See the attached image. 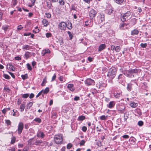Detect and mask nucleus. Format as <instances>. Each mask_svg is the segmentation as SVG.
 <instances>
[{"instance_id":"1","label":"nucleus","mask_w":151,"mask_h":151,"mask_svg":"<svg viewBox=\"0 0 151 151\" xmlns=\"http://www.w3.org/2000/svg\"><path fill=\"white\" fill-rule=\"evenodd\" d=\"M141 70L139 69L136 68L129 69L127 72V76L129 78H131L132 76L134 77V75H132L133 73L136 74L138 73H140Z\"/></svg>"},{"instance_id":"2","label":"nucleus","mask_w":151,"mask_h":151,"mask_svg":"<svg viewBox=\"0 0 151 151\" xmlns=\"http://www.w3.org/2000/svg\"><path fill=\"white\" fill-rule=\"evenodd\" d=\"M116 69L114 68H111L109 69L108 72L107 76H109L111 79H113L115 76Z\"/></svg>"},{"instance_id":"3","label":"nucleus","mask_w":151,"mask_h":151,"mask_svg":"<svg viewBox=\"0 0 151 151\" xmlns=\"http://www.w3.org/2000/svg\"><path fill=\"white\" fill-rule=\"evenodd\" d=\"M63 136L62 134L55 135L54 140L56 144H60L63 141Z\"/></svg>"},{"instance_id":"4","label":"nucleus","mask_w":151,"mask_h":151,"mask_svg":"<svg viewBox=\"0 0 151 151\" xmlns=\"http://www.w3.org/2000/svg\"><path fill=\"white\" fill-rule=\"evenodd\" d=\"M131 14L130 12H127L125 14H121V19L122 21L124 22L126 21V18H128Z\"/></svg>"},{"instance_id":"5","label":"nucleus","mask_w":151,"mask_h":151,"mask_svg":"<svg viewBox=\"0 0 151 151\" xmlns=\"http://www.w3.org/2000/svg\"><path fill=\"white\" fill-rule=\"evenodd\" d=\"M85 83L87 86H89L94 85L95 82L91 78H88L85 80Z\"/></svg>"},{"instance_id":"6","label":"nucleus","mask_w":151,"mask_h":151,"mask_svg":"<svg viewBox=\"0 0 151 151\" xmlns=\"http://www.w3.org/2000/svg\"><path fill=\"white\" fill-rule=\"evenodd\" d=\"M23 128V123L22 122H19L18 126V128L17 129L18 134H20L22 133Z\"/></svg>"},{"instance_id":"7","label":"nucleus","mask_w":151,"mask_h":151,"mask_svg":"<svg viewBox=\"0 0 151 151\" xmlns=\"http://www.w3.org/2000/svg\"><path fill=\"white\" fill-rule=\"evenodd\" d=\"M67 26V24L64 22L60 23L59 24L60 29L62 30H64L65 29Z\"/></svg>"},{"instance_id":"8","label":"nucleus","mask_w":151,"mask_h":151,"mask_svg":"<svg viewBox=\"0 0 151 151\" xmlns=\"http://www.w3.org/2000/svg\"><path fill=\"white\" fill-rule=\"evenodd\" d=\"M96 14V12L94 9H92L89 12V16L90 17L93 18L95 17Z\"/></svg>"},{"instance_id":"9","label":"nucleus","mask_w":151,"mask_h":151,"mask_svg":"<svg viewBox=\"0 0 151 151\" xmlns=\"http://www.w3.org/2000/svg\"><path fill=\"white\" fill-rule=\"evenodd\" d=\"M50 50L48 49H46L43 50L42 52V56H44L46 54H50Z\"/></svg>"},{"instance_id":"10","label":"nucleus","mask_w":151,"mask_h":151,"mask_svg":"<svg viewBox=\"0 0 151 151\" xmlns=\"http://www.w3.org/2000/svg\"><path fill=\"white\" fill-rule=\"evenodd\" d=\"M106 47V45L105 44H101L100 45V46L99 47L98 51H100L104 49Z\"/></svg>"},{"instance_id":"11","label":"nucleus","mask_w":151,"mask_h":151,"mask_svg":"<svg viewBox=\"0 0 151 151\" xmlns=\"http://www.w3.org/2000/svg\"><path fill=\"white\" fill-rule=\"evenodd\" d=\"M115 103L114 101H112L109 102V104L107 105V106L110 108H111L113 107L115 105Z\"/></svg>"},{"instance_id":"12","label":"nucleus","mask_w":151,"mask_h":151,"mask_svg":"<svg viewBox=\"0 0 151 151\" xmlns=\"http://www.w3.org/2000/svg\"><path fill=\"white\" fill-rule=\"evenodd\" d=\"M52 6L51 3L50 1H46V7L47 9H51V7Z\"/></svg>"},{"instance_id":"13","label":"nucleus","mask_w":151,"mask_h":151,"mask_svg":"<svg viewBox=\"0 0 151 151\" xmlns=\"http://www.w3.org/2000/svg\"><path fill=\"white\" fill-rule=\"evenodd\" d=\"M42 23L45 27H47L49 24V22L46 19H43L42 21Z\"/></svg>"},{"instance_id":"14","label":"nucleus","mask_w":151,"mask_h":151,"mask_svg":"<svg viewBox=\"0 0 151 151\" xmlns=\"http://www.w3.org/2000/svg\"><path fill=\"white\" fill-rule=\"evenodd\" d=\"M73 84H69L68 85L67 87L68 88L70 91H73L75 89L73 88Z\"/></svg>"},{"instance_id":"15","label":"nucleus","mask_w":151,"mask_h":151,"mask_svg":"<svg viewBox=\"0 0 151 151\" xmlns=\"http://www.w3.org/2000/svg\"><path fill=\"white\" fill-rule=\"evenodd\" d=\"M129 105L132 108H135L136 107L138 106V104L137 103H135L134 102H131Z\"/></svg>"},{"instance_id":"16","label":"nucleus","mask_w":151,"mask_h":151,"mask_svg":"<svg viewBox=\"0 0 151 151\" xmlns=\"http://www.w3.org/2000/svg\"><path fill=\"white\" fill-rule=\"evenodd\" d=\"M139 32L137 29H134L131 32V34L132 35H137L139 33Z\"/></svg>"},{"instance_id":"17","label":"nucleus","mask_w":151,"mask_h":151,"mask_svg":"<svg viewBox=\"0 0 151 151\" xmlns=\"http://www.w3.org/2000/svg\"><path fill=\"white\" fill-rule=\"evenodd\" d=\"M37 136L38 137H41L43 138L45 135L43 132H40L37 134Z\"/></svg>"},{"instance_id":"18","label":"nucleus","mask_w":151,"mask_h":151,"mask_svg":"<svg viewBox=\"0 0 151 151\" xmlns=\"http://www.w3.org/2000/svg\"><path fill=\"white\" fill-rule=\"evenodd\" d=\"M7 67L8 68H9L10 69L12 70V71H14L15 70L14 67L12 64H10L7 65Z\"/></svg>"},{"instance_id":"19","label":"nucleus","mask_w":151,"mask_h":151,"mask_svg":"<svg viewBox=\"0 0 151 151\" xmlns=\"http://www.w3.org/2000/svg\"><path fill=\"white\" fill-rule=\"evenodd\" d=\"M30 46L27 45H25L22 46V48L23 49L26 50H29L30 49Z\"/></svg>"},{"instance_id":"20","label":"nucleus","mask_w":151,"mask_h":151,"mask_svg":"<svg viewBox=\"0 0 151 151\" xmlns=\"http://www.w3.org/2000/svg\"><path fill=\"white\" fill-rule=\"evenodd\" d=\"M98 18L101 22H102L104 20V16L103 15H101L100 16H99Z\"/></svg>"},{"instance_id":"21","label":"nucleus","mask_w":151,"mask_h":151,"mask_svg":"<svg viewBox=\"0 0 151 151\" xmlns=\"http://www.w3.org/2000/svg\"><path fill=\"white\" fill-rule=\"evenodd\" d=\"M66 27H67V28L69 29H72V24L71 23L69 22L68 24H67V26Z\"/></svg>"},{"instance_id":"22","label":"nucleus","mask_w":151,"mask_h":151,"mask_svg":"<svg viewBox=\"0 0 151 151\" xmlns=\"http://www.w3.org/2000/svg\"><path fill=\"white\" fill-rule=\"evenodd\" d=\"M42 93L44 94H47L49 91V88H46L45 90H42Z\"/></svg>"},{"instance_id":"23","label":"nucleus","mask_w":151,"mask_h":151,"mask_svg":"<svg viewBox=\"0 0 151 151\" xmlns=\"http://www.w3.org/2000/svg\"><path fill=\"white\" fill-rule=\"evenodd\" d=\"M127 89L128 91H130L132 89V84L129 83L127 85Z\"/></svg>"},{"instance_id":"24","label":"nucleus","mask_w":151,"mask_h":151,"mask_svg":"<svg viewBox=\"0 0 151 151\" xmlns=\"http://www.w3.org/2000/svg\"><path fill=\"white\" fill-rule=\"evenodd\" d=\"M25 104H22L20 106V109L21 110V111L22 112L23 111L25 108Z\"/></svg>"},{"instance_id":"25","label":"nucleus","mask_w":151,"mask_h":151,"mask_svg":"<svg viewBox=\"0 0 151 151\" xmlns=\"http://www.w3.org/2000/svg\"><path fill=\"white\" fill-rule=\"evenodd\" d=\"M24 56L27 59H28L30 56V52H27L25 54Z\"/></svg>"},{"instance_id":"26","label":"nucleus","mask_w":151,"mask_h":151,"mask_svg":"<svg viewBox=\"0 0 151 151\" xmlns=\"http://www.w3.org/2000/svg\"><path fill=\"white\" fill-rule=\"evenodd\" d=\"M85 118L86 117L85 116H81L78 117V119L79 121H83L84 120Z\"/></svg>"},{"instance_id":"27","label":"nucleus","mask_w":151,"mask_h":151,"mask_svg":"<svg viewBox=\"0 0 151 151\" xmlns=\"http://www.w3.org/2000/svg\"><path fill=\"white\" fill-rule=\"evenodd\" d=\"M33 105L32 103L31 102H29L27 105V109H29L30 107L32 106Z\"/></svg>"},{"instance_id":"28","label":"nucleus","mask_w":151,"mask_h":151,"mask_svg":"<svg viewBox=\"0 0 151 151\" xmlns=\"http://www.w3.org/2000/svg\"><path fill=\"white\" fill-rule=\"evenodd\" d=\"M118 110L119 111H122V112H123L124 111L125 109V107L124 106H123L121 108H120V106H119L118 108Z\"/></svg>"},{"instance_id":"29","label":"nucleus","mask_w":151,"mask_h":151,"mask_svg":"<svg viewBox=\"0 0 151 151\" xmlns=\"http://www.w3.org/2000/svg\"><path fill=\"white\" fill-rule=\"evenodd\" d=\"M21 77L22 79L25 80L28 78V75L27 74H26L24 75H22L21 76Z\"/></svg>"},{"instance_id":"30","label":"nucleus","mask_w":151,"mask_h":151,"mask_svg":"<svg viewBox=\"0 0 151 151\" xmlns=\"http://www.w3.org/2000/svg\"><path fill=\"white\" fill-rule=\"evenodd\" d=\"M16 138L14 137H13L12 138L11 143L12 144H13L15 142Z\"/></svg>"},{"instance_id":"31","label":"nucleus","mask_w":151,"mask_h":151,"mask_svg":"<svg viewBox=\"0 0 151 151\" xmlns=\"http://www.w3.org/2000/svg\"><path fill=\"white\" fill-rule=\"evenodd\" d=\"M114 1L117 4H120L124 1V0H114Z\"/></svg>"},{"instance_id":"32","label":"nucleus","mask_w":151,"mask_h":151,"mask_svg":"<svg viewBox=\"0 0 151 151\" xmlns=\"http://www.w3.org/2000/svg\"><path fill=\"white\" fill-rule=\"evenodd\" d=\"M107 117V116H106L105 115H102L100 117V118L101 120H106Z\"/></svg>"},{"instance_id":"33","label":"nucleus","mask_w":151,"mask_h":151,"mask_svg":"<svg viewBox=\"0 0 151 151\" xmlns=\"http://www.w3.org/2000/svg\"><path fill=\"white\" fill-rule=\"evenodd\" d=\"M34 121L36 122H37L39 123H40L41 122V119L39 118H35V119H34Z\"/></svg>"},{"instance_id":"34","label":"nucleus","mask_w":151,"mask_h":151,"mask_svg":"<svg viewBox=\"0 0 151 151\" xmlns=\"http://www.w3.org/2000/svg\"><path fill=\"white\" fill-rule=\"evenodd\" d=\"M68 34L69 37H70V39L71 40L73 38V35L71 33L70 31H68L67 32Z\"/></svg>"},{"instance_id":"35","label":"nucleus","mask_w":151,"mask_h":151,"mask_svg":"<svg viewBox=\"0 0 151 151\" xmlns=\"http://www.w3.org/2000/svg\"><path fill=\"white\" fill-rule=\"evenodd\" d=\"M3 76L6 79H9L10 78V76L7 74H3Z\"/></svg>"},{"instance_id":"36","label":"nucleus","mask_w":151,"mask_h":151,"mask_svg":"<svg viewBox=\"0 0 151 151\" xmlns=\"http://www.w3.org/2000/svg\"><path fill=\"white\" fill-rule=\"evenodd\" d=\"M9 26L7 25L4 26H2L3 29L5 31H6L8 29Z\"/></svg>"},{"instance_id":"37","label":"nucleus","mask_w":151,"mask_h":151,"mask_svg":"<svg viewBox=\"0 0 151 151\" xmlns=\"http://www.w3.org/2000/svg\"><path fill=\"white\" fill-rule=\"evenodd\" d=\"M72 146L73 145L69 143L67 145V148L68 149H69L72 147Z\"/></svg>"},{"instance_id":"38","label":"nucleus","mask_w":151,"mask_h":151,"mask_svg":"<svg viewBox=\"0 0 151 151\" xmlns=\"http://www.w3.org/2000/svg\"><path fill=\"white\" fill-rule=\"evenodd\" d=\"M29 95V93H26L23 94L22 97V98H27Z\"/></svg>"},{"instance_id":"39","label":"nucleus","mask_w":151,"mask_h":151,"mask_svg":"<svg viewBox=\"0 0 151 151\" xmlns=\"http://www.w3.org/2000/svg\"><path fill=\"white\" fill-rule=\"evenodd\" d=\"M45 14L46 17L47 18H51V15L50 14V13H46Z\"/></svg>"},{"instance_id":"40","label":"nucleus","mask_w":151,"mask_h":151,"mask_svg":"<svg viewBox=\"0 0 151 151\" xmlns=\"http://www.w3.org/2000/svg\"><path fill=\"white\" fill-rule=\"evenodd\" d=\"M59 80L60 81L64 82L65 81V80L62 76H60L59 78Z\"/></svg>"},{"instance_id":"41","label":"nucleus","mask_w":151,"mask_h":151,"mask_svg":"<svg viewBox=\"0 0 151 151\" xmlns=\"http://www.w3.org/2000/svg\"><path fill=\"white\" fill-rule=\"evenodd\" d=\"M59 3L60 5H64L65 3L63 0H58Z\"/></svg>"},{"instance_id":"42","label":"nucleus","mask_w":151,"mask_h":151,"mask_svg":"<svg viewBox=\"0 0 151 151\" xmlns=\"http://www.w3.org/2000/svg\"><path fill=\"white\" fill-rule=\"evenodd\" d=\"M121 50V48L119 46H117L116 47L115 51L116 52H119Z\"/></svg>"},{"instance_id":"43","label":"nucleus","mask_w":151,"mask_h":151,"mask_svg":"<svg viewBox=\"0 0 151 151\" xmlns=\"http://www.w3.org/2000/svg\"><path fill=\"white\" fill-rule=\"evenodd\" d=\"M140 46L142 48H145L147 46V44L141 43L140 44Z\"/></svg>"},{"instance_id":"44","label":"nucleus","mask_w":151,"mask_h":151,"mask_svg":"<svg viewBox=\"0 0 151 151\" xmlns=\"http://www.w3.org/2000/svg\"><path fill=\"white\" fill-rule=\"evenodd\" d=\"M138 124L139 126H141L143 125V122L142 121H140L138 122Z\"/></svg>"},{"instance_id":"45","label":"nucleus","mask_w":151,"mask_h":151,"mask_svg":"<svg viewBox=\"0 0 151 151\" xmlns=\"http://www.w3.org/2000/svg\"><path fill=\"white\" fill-rule=\"evenodd\" d=\"M27 68L28 70H31L32 68H31V66L30 65L29 63H27Z\"/></svg>"},{"instance_id":"46","label":"nucleus","mask_w":151,"mask_h":151,"mask_svg":"<svg viewBox=\"0 0 151 151\" xmlns=\"http://www.w3.org/2000/svg\"><path fill=\"white\" fill-rule=\"evenodd\" d=\"M85 142L84 140H82L80 143V145H84Z\"/></svg>"},{"instance_id":"47","label":"nucleus","mask_w":151,"mask_h":151,"mask_svg":"<svg viewBox=\"0 0 151 151\" xmlns=\"http://www.w3.org/2000/svg\"><path fill=\"white\" fill-rule=\"evenodd\" d=\"M120 93H116V95H114V96L115 97L117 98H119L120 96Z\"/></svg>"},{"instance_id":"48","label":"nucleus","mask_w":151,"mask_h":151,"mask_svg":"<svg viewBox=\"0 0 151 151\" xmlns=\"http://www.w3.org/2000/svg\"><path fill=\"white\" fill-rule=\"evenodd\" d=\"M46 36L47 37H49L51 36L52 34L50 33H47L46 34Z\"/></svg>"},{"instance_id":"49","label":"nucleus","mask_w":151,"mask_h":151,"mask_svg":"<svg viewBox=\"0 0 151 151\" xmlns=\"http://www.w3.org/2000/svg\"><path fill=\"white\" fill-rule=\"evenodd\" d=\"M6 123L7 125H10L11 124V122L9 120H6Z\"/></svg>"},{"instance_id":"50","label":"nucleus","mask_w":151,"mask_h":151,"mask_svg":"<svg viewBox=\"0 0 151 151\" xmlns=\"http://www.w3.org/2000/svg\"><path fill=\"white\" fill-rule=\"evenodd\" d=\"M42 91H41L36 96V97L37 98L42 93Z\"/></svg>"},{"instance_id":"51","label":"nucleus","mask_w":151,"mask_h":151,"mask_svg":"<svg viewBox=\"0 0 151 151\" xmlns=\"http://www.w3.org/2000/svg\"><path fill=\"white\" fill-rule=\"evenodd\" d=\"M87 128L85 126H83L82 127V130L84 132H86V131L87 130Z\"/></svg>"},{"instance_id":"52","label":"nucleus","mask_w":151,"mask_h":151,"mask_svg":"<svg viewBox=\"0 0 151 151\" xmlns=\"http://www.w3.org/2000/svg\"><path fill=\"white\" fill-rule=\"evenodd\" d=\"M23 28V27H22L21 25H20L18 27L17 30H20L22 29Z\"/></svg>"},{"instance_id":"53","label":"nucleus","mask_w":151,"mask_h":151,"mask_svg":"<svg viewBox=\"0 0 151 151\" xmlns=\"http://www.w3.org/2000/svg\"><path fill=\"white\" fill-rule=\"evenodd\" d=\"M35 143H36V145H38L39 144H40L41 143H42V141H36L35 142Z\"/></svg>"},{"instance_id":"54","label":"nucleus","mask_w":151,"mask_h":151,"mask_svg":"<svg viewBox=\"0 0 151 151\" xmlns=\"http://www.w3.org/2000/svg\"><path fill=\"white\" fill-rule=\"evenodd\" d=\"M31 33H30L28 32V33H25L23 35L24 36H29L31 35Z\"/></svg>"},{"instance_id":"55","label":"nucleus","mask_w":151,"mask_h":151,"mask_svg":"<svg viewBox=\"0 0 151 151\" xmlns=\"http://www.w3.org/2000/svg\"><path fill=\"white\" fill-rule=\"evenodd\" d=\"M56 78V75L55 74L52 77L51 81H54L55 80Z\"/></svg>"},{"instance_id":"56","label":"nucleus","mask_w":151,"mask_h":151,"mask_svg":"<svg viewBox=\"0 0 151 151\" xmlns=\"http://www.w3.org/2000/svg\"><path fill=\"white\" fill-rule=\"evenodd\" d=\"M127 26V25L126 24L123 23V24H121L120 26V27L121 29H122V27H123L124 26Z\"/></svg>"},{"instance_id":"57","label":"nucleus","mask_w":151,"mask_h":151,"mask_svg":"<svg viewBox=\"0 0 151 151\" xmlns=\"http://www.w3.org/2000/svg\"><path fill=\"white\" fill-rule=\"evenodd\" d=\"M7 111V109H6V108L3 109L2 111V113L3 114H5V113Z\"/></svg>"},{"instance_id":"58","label":"nucleus","mask_w":151,"mask_h":151,"mask_svg":"<svg viewBox=\"0 0 151 151\" xmlns=\"http://www.w3.org/2000/svg\"><path fill=\"white\" fill-rule=\"evenodd\" d=\"M17 0H12L13 4V5H15L17 4Z\"/></svg>"},{"instance_id":"59","label":"nucleus","mask_w":151,"mask_h":151,"mask_svg":"<svg viewBox=\"0 0 151 151\" xmlns=\"http://www.w3.org/2000/svg\"><path fill=\"white\" fill-rule=\"evenodd\" d=\"M122 137L124 138L128 139L129 138V136L127 135H123Z\"/></svg>"},{"instance_id":"60","label":"nucleus","mask_w":151,"mask_h":151,"mask_svg":"<svg viewBox=\"0 0 151 151\" xmlns=\"http://www.w3.org/2000/svg\"><path fill=\"white\" fill-rule=\"evenodd\" d=\"M80 99V98L78 96H76L74 99V101H78Z\"/></svg>"},{"instance_id":"61","label":"nucleus","mask_w":151,"mask_h":151,"mask_svg":"<svg viewBox=\"0 0 151 151\" xmlns=\"http://www.w3.org/2000/svg\"><path fill=\"white\" fill-rule=\"evenodd\" d=\"M116 47L114 45H112L111 46V49L112 50H115Z\"/></svg>"},{"instance_id":"62","label":"nucleus","mask_w":151,"mask_h":151,"mask_svg":"<svg viewBox=\"0 0 151 151\" xmlns=\"http://www.w3.org/2000/svg\"><path fill=\"white\" fill-rule=\"evenodd\" d=\"M15 58L16 60H20L21 59V58L19 56H17L15 57Z\"/></svg>"},{"instance_id":"63","label":"nucleus","mask_w":151,"mask_h":151,"mask_svg":"<svg viewBox=\"0 0 151 151\" xmlns=\"http://www.w3.org/2000/svg\"><path fill=\"white\" fill-rule=\"evenodd\" d=\"M9 73L13 78H15V76L14 75V74L13 73H12L10 72H9Z\"/></svg>"},{"instance_id":"64","label":"nucleus","mask_w":151,"mask_h":151,"mask_svg":"<svg viewBox=\"0 0 151 151\" xmlns=\"http://www.w3.org/2000/svg\"><path fill=\"white\" fill-rule=\"evenodd\" d=\"M34 95L33 93H31L30 94L29 97L30 99H32V98H33L34 97Z\"/></svg>"}]
</instances>
